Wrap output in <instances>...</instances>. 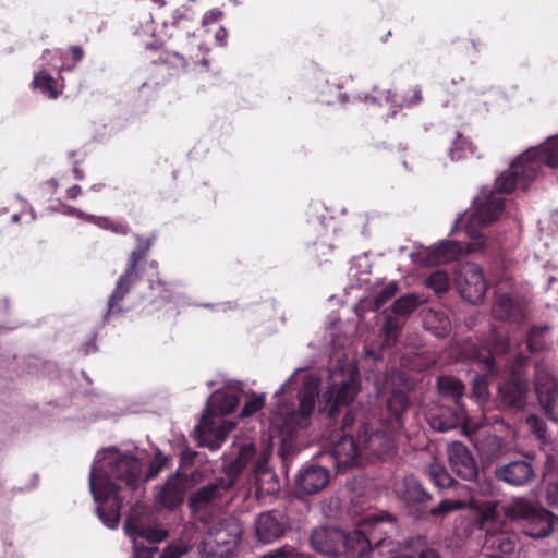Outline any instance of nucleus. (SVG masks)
<instances>
[{
    "label": "nucleus",
    "instance_id": "obj_6",
    "mask_svg": "<svg viewBox=\"0 0 558 558\" xmlns=\"http://www.w3.org/2000/svg\"><path fill=\"white\" fill-rule=\"evenodd\" d=\"M386 525H393V518L388 513L367 515L360 521L357 527L351 532L355 558H373L387 538Z\"/></svg>",
    "mask_w": 558,
    "mask_h": 558
},
{
    "label": "nucleus",
    "instance_id": "obj_53",
    "mask_svg": "<svg viewBox=\"0 0 558 558\" xmlns=\"http://www.w3.org/2000/svg\"><path fill=\"white\" fill-rule=\"evenodd\" d=\"M225 439H226L225 432L219 430L215 434L214 439H211V440L204 439L203 445L208 447L210 450H217L220 448V446L225 441Z\"/></svg>",
    "mask_w": 558,
    "mask_h": 558
},
{
    "label": "nucleus",
    "instance_id": "obj_61",
    "mask_svg": "<svg viewBox=\"0 0 558 558\" xmlns=\"http://www.w3.org/2000/svg\"><path fill=\"white\" fill-rule=\"evenodd\" d=\"M557 282V280L554 277H550L548 280V289H554V284Z\"/></svg>",
    "mask_w": 558,
    "mask_h": 558
},
{
    "label": "nucleus",
    "instance_id": "obj_33",
    "mask_svg": "<svg viewBox=\"0 0 558 558\" xmlns=\"http://www.w3.org/2000/svg\"><path fill=\"white\" fill-rule=\"evenodd\" d=\"M427 473L430 481L441 489L452 488L458 484L446 468L440 464H432Z\"/></svg>",
    "mask_w": 558,
    "mask_h": 558
},
{
    "label": "nucleus",
    "instance_id": "obj_14",
    "mask_svg": "<svg viewBox=\"0 0 558 558\" xmlns=\"http://www.w3.org/2000/svg\"><path fill=\"white\" fill-rule=\"evenodd\" d=\"M255 535L258 542L269 544L280 539L289 529L288 517L279 510L262 512L255 519Z\"/></svg>",
    "mask_w": 558,
    "mask_h": 558
},
{
    "label": "nucleus",
    "instance_id": "obj_36",
    "mask_svg": "<svg viewBox=\"0 0 558 558\" xmlns=\"http://www.w3.org/2000/svg\"><path fill=\"white\" fill-rule=\"evenodd\" d=\"M468 359L478 362L483 365L482 371L487 374H495L497 372L495 361L490 351L481 350L475 344H472L471 352L466 355Z\"/></svg>",
    "mask_w": 558,
    "mask_h": 558
},
{
    "label": "nucleus",
    "instance_id": "obj_47",
    "mask_svg": "<svg viewBox=\"0 0 558 558\" xmlns=\"http://www.w3.org/2000/svg\"><path fill=\"white\" fill-rule=\"evenodd\" d=\"M295 453V449L293 444L288 439H282L281 446L278 450V454L281 458L282 464L284 466L288 465V462L292 459L293 454Z\"/></svg>",
    "mask_w": 558,
    "mask_h": 558
},
{
    "label": "nucleus",
    "instance_id": "obj_52",
    "mask_svg": "<svg viewBox=\"0 0 558 558\" xmlns=\"http://www.w3.org/2000/svg\"><path fill=\"white\" fill-rule=\"evenodd\" d=\"M192 16V11L191 9L189 8H181V9H178L174 13V21H173V25L177 26V27H182V22L184 20H189L190 17Z\"/></svg>",
    "mask_w": 558,
    "mask_h": 558
},
{
    "label": "nucleus",
    "instance_id": "obj_48",
    "mask_svg": "<svg viewBox=\"0 0 558 558\" xmlns=\"http://www.w3.org/2000/svg\"><path fill=\"white\" fill-rule=\"evenodd\" d=\"M138 537L132 538L133 547H134V557L135 558H153L157 548L155 547H146L138 543Z\"/></svg>",
    "mask_w": 558,
    "mask_h": 558
},
{
    "label": "nucleus",
    "instance_id": "obj_30",
    "mask_svg": "<svg viewBox=\"0 0 558 558\" xmlns=\"http://www.w3.org/2000/svg\"><path fill=\"white\" fill-rule=\"evenodd\" d=\"M317 397L318 392L315 387H304L298 395L299 404L296 414L303 418H308L315 409Z\"/></svg>",
    "mask_w": 558,
    "mask_h": 558
},
{
    "label": "nucleus",
    "instance_id": "obj_62",
    "mask_svg": "<svg viewBox=\"0 0 558 558\" xmlns=\"http://www.w3.org/2000/svg\"><path fill=\"white\" fill-rule=\"evenodd\" d=\"M278 488V483L275 481L271 488H268L266 492L267 493H272L275 492L276 489Z\"/></svg>",
    "mask_w": 558,
    "mask_h": 558
},
{
    "label": "nucleus",
    "instance_id": "obj_40",
    "mask_svg": "<svg viewBox=\"0 0 558 558\" xmlns=\"http://www.w3.org/2000/svg\"><path fill=\"white\" fill-rule=\"evenodd\" d=\"M461 253L460 245L454 241H445L437 247V254L444 260L457 258Z\"/></svg>",
    "mask_w": 558,
    "mask_h": 558
},
{
    "label": "nucleus",
    "instance_id": "obj_25",
    "mask_svg": "<svg viewBox=\"0 0 558 558\" xmlns=\"http://www.w3.org/2000/svg\"><path fill=\"white\" fill-rule=\"evenodd\" d=\"M537 398L546 416L558 422V386H548L547 389L537 386Z\"/></svg>",
    "mask_w": 558,
    "mask_h": 558
},
{
    "label": "nucleus",
    "instance_id": "obj_1",
    "mask_svg": "<svg viewBox=\"0 0 558 558\" xmlns=\"http://www.w3.org/2000/svg\"><path fill=\"white\" fill-rule=\"evenodd\" d=\"M357 388L354 381L343 380L333 383L323 393L319 413L325 414L328 427L333 432H341L342 436L336 441L327 454L332 461L337 472H344L352 466L361 464L363 452L361 450V434L355 437L350 429L355 422V411L351 408Z\"/></svg>",
    "mask_w": 558,
    "mask_h": 558
},
{
    "label": "nucleus",
    "instance_id": "obj_5",
    "mask_svg": "<svg viewBox=\"0 0 558 558\" xmlns=\"http://www.w3.org/2000/svg\"><path fill=\"white\" fill-rule=\"evenodd\" d=\"M135 239L136 245L129 256L126 268L119 277L116 288L109 296L107 311L105 313L106 320L113 315L123 313L124 310L121 302L130 292L131 288L142 280L143 265H147L150 269L156 271V275H158V263L156 260H150L148 263L144 262L155 242V235L143 238L136 234Z\"/></svg>",
    "mask_w": 558,
    "mask_h": 558
},
{
    "label": "nucleus",
    "instance_id": "obj_11",
    "mask_svg": "<svg viewBox=\"0 0 558 558\" xmlns=\"http://www.w3.org/2000/svg\"><path fill=\"white\" fill-rule=\"evenodd\" d=\"M456 284L461 296L471 304L481 303L487 291L483 269L474 263L461 266L456 277Z\"/></svg>",
    "mask_w": 558,
    "mask_h": 558
},
{
    "label": "nucleus",
    "instance_id": "obj_39",
    "mask_svg": "<svg viewBox=\"0 0 558 558\" xmlns=\"http://www.w3.org/2000/svg\"><path fill=\"white\" fill-rule=\"evenodd\" d=\"M398 291L397 282H389L379 292L374 295L375 310L383 307L390 299H392Z\"/></svg>",
    "mask_w": 558,
    "mask_h": 558
},
{
    "label": "nucleus",
    "instance_id": "obj_64",
    "mask_svg": "<svg viewBox=\"0 0 558 558\" xmlns=\"http://www.w3.org/2000/svg\"><path fill=\"white\" fill-rule=\"evenodd\" d=\"M153 2L158 3L161 7L165 5V1L163 0H153Z\"/></svg>",
    "mask_w": 558,
    "mask_h": 558
},
{
    "label": "nucleus",
    "instance_id": "obj_4",
    "mask_svg": "<svg viewBox=\"0 0 558 558\" xmlns=\"http://www.w3.org/2000/svg\"><path fill=\"white\" fill-rule=\"evenodd\" d=\"M408 396L401 391H395L387 400L383 415L385 430H369L367 424H361V450L363 454L384 459L390 456L395 449V435L404 428V414L410 408Z\"/></svg>",
    "mask_w": 558,
    "mask_h": 558
},
{
    "label": "nucleus",
    "instance_id": "obj_21",
    "mask_svg": "<svg viewBox=\"0 0 558 558\" xmlns=\"http://www.w3.org/2000/svg\"><path fill=\"white\" fill-rule=\"evenodd\" d=\"M227 487L225 485V481L222 478H217L214 482H210L198 489H196L189 497V507L193 511H199L207 508L215 499L221 496V492Z\"/></svg>",
    "mask_w": 558,
    "mask_h": 558
},
{
    "label": "nucleus",
    "instance_id": "obj_12",
    "mask_svg": "<svg viewBox=\"0 0 558 558\" xmlns=\"http://www.w3.org/2000/svg\"><path fill=\"white\" fill-rule=\"evenodd\" d=\"M396 493L409 509L417 512L418 517H424L427 513V507L433 496L413 474L404 475L396 484Z\"/></svg>",
    "mask_w": 558,
    "mask_h": 558
},
{
    "label": "nucleus",
    "instance_id": "obj_10",
    "mask_svg": "<svg viewBox=\"0 0 558 558\" xmlns=\"http://www.w3.org/2000/svg\"><path fill=\"white\" fill-rule=\"evenodd\" d=\"M124 531L129 537H140L151 545L162 542L168 536L166 530L151 524L149 512L138 502L131 508L124 523Z\"/></svg>",
    "mask_w": 558,
    "mask_h": 558
},
{
    "label": "nucleus",
    "instance_id": "obj_38",
    "mask_svg": "<svg viewBox=\"0 0 558 558\" xmlns=\"http://www.w3.org/2000/svg\"><path fill=\"white\" fill-rule=\"evenodd\" d=\"M462 508L463 501L461 500L444 499L437 506L427 510L426 514H429L435 519L445 518L449 513Z\"/></svg>",
    "mask_w": 558,
    "mask_h": 558
},
{
    "label": "nucleus",
    "instance_id": "obj_34",
    "mask_svg": "<svg viewBox=\"0 0 558 558\" xmlns=\"http://www.w3.org/2000/svg\"><path fill=\"white\" fill-rule=\"evenodd\" d=\"M421 304L420 296L415 293H408L397 299L392 304V312L399 316H408Z\"/></svg>",
    "mask_w": 558,
    "mask_h": 558
},
{
    "label": "nucleus",
    "instance_id": "obj_54",
    "mask_svg": "<svg viewBox=\"0 0 558 558\" xmlns=\"http://www.w3.org/2000/svg\"><path fill=\"white\" fill-rule=\"evenodd\" d=\"M182 555V550L178 546H168L166 547L160 558H180Z\"/></svg>",
    "mask_w": 558,
    "mask_h": 558
},
{
    "label": "nucleus",
    "instance_id": "obj_9",
    "mask_svg": "<svg viewBox=\"0 0 558 558\" xmlns=\"http://www.w3.org/2000/svg\"><path fill=\"white\" fill-rule=\"evenodd\" d=\"M514 512L521 520L524 534L532 538H544L553 532L554 514L544 509L536 508L529 502H519Z\"/></svg>",
    "mask_w": 558,
    "mask_h": 558
},
{
    "label": "nucleus",
    "instance_id": "obj_32",
    "mask_svg": "<svg viewBox=\"0 0 558 558\" xmlns=\"http://www.w3.org/2000/svg\"><path fill=\"white\" fill-rule=\"evenodd\" d=\"M209 537V544H215L218 547H225V549L220 553L222 555L223 553H230L235 547L240 534L229 533L225 529H216L215 531L210 532Z\"/></svg>",
    "mask_w": 558,
    "mask_h": 558
},
{
    "label": "nucleus",
    "instance_id": "obj_42",
    "mask_svg": "<svg viewBox=\"0 0 558 558\" xmlns=\"http://www.w3.org/2000/svg\"><path fill=\"white\" fill-rule=\"evenodd\" d=\"M269 453L267 450H264L257 461L254 463V473L256 475L257 482H258V489L263 490L260 486L262 476H270L271 478L275 477V475L269 472L266 468L267 461H268Z\"/></svg>",
    "mask_w": 558,
    "mask_h": 558
},
{
    "label": "nucleus",
    "instance_id": "obj_57",
    "mask_svg": "<svg viewBox=\"0 0 558 558\" xmlns=\"http://www.w3.org/2000/svg\"><path fill=\"white\" fill-rule=\"evenodd\" d=\"M73 175L75 180H83L85 174L82 169H80L77 166L73 168Z\"/></svg>",
    "mask_w": 558,
    "mask_h": 558
},
{
    "label": "nucleus",
    "instance_id": "obj_60",
    "mask_svg": "<svg viewBox=\"0 0 558 558\" xmlns=\"http://www.w3.org/2000/svg\"><path fill=\"white\" fill-rule=\"evenodd\" d=\"M104 186H105V184H104V183L94 184V185H92V190H93V191L98 192V191H100Z\"/></svg>",
    "mask_w": 558,
    "mask_h": 558
},
{
    "label": "nucleus",
    "instance_id": "obj_35",
    "mask_svg": "<svg viewBox=\"0 0 558 558\" xmlns=\"http://www.w3.org/2000/svg\"><path fill=\"white\" fill-rule=\"evenodd\" d=\"M33 85L51 99H56L59 95L56 87V80L46 71H40L35 74Z\"/></svg>",
    "mask_w": 558,
    "mask_h": 558
},
{
    "label": "nucleus",
    "instance_id": "obj_63",
    "mask_svg": "<svg viewBox=\"0 0 558 558\" xmlns=\"http://www.w3.org/2000/svg\"><path fill=\"white\" fill-rule=\"evenodd\" d=\"M507 348H508V342H502L501 348H500L499 351L500 352H505L507 350Z\"/></svg>",
    "mask_w": 558,
    "mask_h": 558
},
{
    "label": "nucleus",
    "instance_id": "obj_44",
    "mask_svg": "<svg viewBox=\"0 0 558 558\" xmlns=\"http://www.w3.org/2000/svg\"><path fill=\"white\" fill-rule=\"evenodd\" d=\"M525 423L538 439H544L546 437V424L541 417L535 414H531L526 417Z\"/></svg>",
    "mask_w": 558,
    "mask_h": 558
},
{
    "label": "nucleus",
    "instance_id": "obj_2",
    "mask_svg": "<svg viewBox=\"0 0 558 558\" xmlns=\"http://www.w3.org/2000/svg\"><path fill=\"white\" fill-rule=\"evenodd\" d=\"M107 468L110 478H96L93 469L89 474V486L98 504L99 519L109 529H116L120 521L124 498L120 496V486L111 478L120 481L128 489L135 492L141 484L142 462L133 454L118 452L110 458Z\"/></svg>",
    "mask_w": 558,
    "mask_h": 558
},
{
    "label": "nucleus",
    "instance_id": "obj_51",
    "mask_svg": "<svg viewBox=\"0 0 558 558\" xmlns=\"http://www.w3.org/2000/svg\"><path fill=\"white\" fill-rule=\"evenodd\" d=\"M69 51H70V53H71V59H72V61H73V64H72L71 66H63V68H62V70H69V71H71V70H73V69H74V66H75L78 62H81V61L83 60V58H84V50H83V48H82V47H80V46H71V47L69 48Z\"/></svg>",
    "mask_w": 558,
    "mask_h": 558
},
{
    "label": "nucleus",
    "instance_id": "obj_16",
    "mask_svg": "<svg viewBox=\"0 0 558 558\" xmlns=\"http://www.w3.org/2000/svg\"><path fill=\"white\" fill-rule=\"evenodd\" d=\"M466 420V412L462 404L438 405L427 413L429 426L437 432H448L462 426Z\"/></svg>",
    "mask_w": 558,
    "mask_h": 558
},
{
    "label": "nucleus",
    "instance_id": "obj_43",
    "mask_svg": "<svg viewBox=\"0 0 558 558\" xmlns=\"http://www.w3.org/2000/svg\"><path fill=\"white\" fill-rule=\"evenodd\" d=\"M264 403H265L264 396L253 395L251 399L245 401V403L241 410L240 416L248 417V416L255 414L257 411H259L264 407Z\"/></svg>",
    "mask_w": 558,
    "mask_h": 558
},
{
    "label": "nucleus",
    "instance_id": "obj_31",
    "mask_svg": "<svg viewBox=\"0 0 558 558\" xmlns=\"http://www.w3.org/2000/svg\"><path fill=\"white\" fill-rule=\"evenodd\" d=\"M172 464L171 456L165 454L161 450L157 449L154 457L149 461L148 470L145 474L144 482H149L156 478L163 470L169 469Z\"/></svg>",
    "mask_w": 558,
    "mask_h": 558
},
{
    "label": "nucleus",
    "instance_id": "obj_49",
    "mask_svg": "<svg viewBox=\"0 0 558 558\" xmlns=\"http://www.w3.org/2000/svg\"><path fill=\"white\" fill-rule=\"evenodd\" d=\"M225 16V13L218 9V8H214V9H210L209 11H207L203 19H202V25L204 27L206 26H209L211 24H215V23H218L219 21H221Z\"/></svg>",
    "mask_w": 558,
    "mask_h": 558
},
{
    "label": "nucleus",
    "instance_id": "obj_15",
    "mask_svg": "<svg viewBox=\"0 0 558 558\" xmlns=\"http://www.w3.org/2000/svg\"><path fill=\"white\" fill-rule=\"evenodd\" d=\"M448 460L451 471L464 481H475L478 475L477 463L462 442L454 441L448 447Z\"/></svg>",
    "mask_w": 558,
    "mask_h": 558
},
{
    "label": "nucleus",
    "instance_id": "obj_37",
    "mask_svg": "<svg viewBox=\"0 0 558 558\" xmlns=\"http://www.w3.org/2000/svg\"><path fill=\"white\" fill-rule=\"evenodd\" d=\"M425 286L435 293H444L449 288V276L444 270H435L425 279Z\"/></svg>",
    "mask_w": 558,
    "mask_h": 558
},
{
    "label": "nucleus",
    "instance_id": "obj_58",
    "mask_svg": "<svg viewBox=\"0 0 558 558\" xmlns=\"http://www.w3.org/2000/svg\"><path fill=\"white\" fill-rule=\"evenodd\" d=\"M194 457H195L194 452H183L181 456V463L185 464L187 459L190 460V462H192Z\"/></svg>",
    "mask_w": 558,
    "mask_h": 558
},
{
    "label": "nucleus",
    "instance_id": "obj_20",
    "mask_svg": "<svg viewBox=\"0 0 558 558\" xmlns=\"http://www.w3.org/2000/svg\"><path fill=\"white\" fill-rule=\"evenodd\" d=\"M475 211L472 214V221L482 226L490 225L504 211L505 203L500 197H496L492 192L484 202L474 201Z\"/></svg>",
    "mask_w": 558,
    "mask_h": 558
},
{
    "label": "nucleus",
    "instance_id": "obj_45",
    "mask_svg": "<svg viewBox=\"0 0 558 558\" xmlns=\"http://www.w3.org/2000/svg\"><path fill=\"white\" fill-rule=\"evenodd\" d=\"M551 379L550 373L546 365L542 363H536L535 365V392L537 393V386L542 387L543 389H547V385L549 384Z\"/></svg>",
    "mask_w": 558,
    "mask_h": 558
},
{
    "label": "nucleus",
    "instance_id": "obj_50",
    "mask_svg": "<svg viewBox=\"0 0 558 558\" xmlns=\"http://www.w3.org/2000/svg\"><path fill=\"white\" fill-rule=\"evenodd\" d=\"M546 499L550 506L558 508V480L547 485Z\"/></svg>",
    "mask_w": 558,
    "mask_h": 558
},
{
    "label": "nucleus",
    "instance_id": "obj_59",
    "mask_svg": "<svg viewBox=\"0 0 558 558\" xmlns=\"http://www.w3.org/2000/svg\"><path fill=\"white\" fill-rule=\"evenodd\" d=\"M461 45H462V46H464V48H465V49H468V48H474L473 43H471V41H469V40H466V39H465V40H462V41H461Z\"/></svg>",
    "mask_w": 558,
    "mask_h": 558
},
{
    "label": "nucleus",
    "instance_id": "obj_26",
    "mask_svg": "<svg viewBox=\"0 0 558 558\" xmlns=\"http://www.w3.org/2000/svg\"><path fill=\"white\" fill-rule=\"evenodd\" d=\"M549 326H533L526 335V345L531 353H541L549 349Z\"/></svg>",
    "mask_w": 558,
    "mask_h": 558
},
{
    "label": "nucleus",
    "instance_id": "obj_56",
    "mask_svg": "<svg viewBox=\"0 0 558 558\" xmlns=\"http://www.w3.org/2000/svg\"><path fill=\"white\" fill-rule=\"evenodd\" d=\"M82 189L75 184L66 190V196L71 199H75L81 195Z\"/></svg>",
    "mask_w": 558,
    "mask_h": 558
},
{
    "label": "nucleus",
    "instance_id": "obj_27",
    "mask_svg": "<svg viewBox=\"0 0 558 558\" xmlns=\"http://www.w3.org/2000/svg\"><path fill=\"white\" fill-rule=\"evenodd\" d=\"M439 393L445 398H450L453 404H461L460 400L464 395V385L453 376H440L437 380Z\"/></svg>",
    "mask_w": 558,
    "mask_h": 558
},
{
    "label": "nucleus",
    "instance_id": "obj_41",
    "mask_svg": "<svg viewBox=\"0 0 558 558\" xmlns=\"http://www.w3.org/2000/svg\"><path fill=\"white\" fill-rule=\"evenodd\" d=\"M98 226H100L104 229L110 230L116 234L120 235H126L129 233V226L124 221H117L109 219L107 217H100L98 218Z\"/></svg>",
    "mask_w": 558,
    "mask_h": 558
},
{
    "label": "nucleus",
    "instance_id": "obj_7",
    "mask_svg": "<svg viewBox=\"0 0 558 558\" xmlns=\"http://www.w3.org/2000/svg\"><path fill=\"white\" fill-rule=\"evenodd\" d=\"M527 356L518 354L510 365V374L498 386V395L502 405L512 411L522 410L526 404L530 390L529 379L524 376Z\"/></svg>",
    "mask_w": 558,
    "mask_h": 558
},
{
    "label": "nucleus",
    "instance_id": "obj_8",
    "mask_svg": "<svg viewBox=\"0 0 558 558\" xmlns=\"http://www.w3.org/2000/svg\"><path fill=\"white\" fill-rule=\"evenodd\" d=\"M353 543L351 532L347 533L336 526H318L312 531L310 536L313 550L327 557L347 555L355 558Z\"/></svg>",
    "mask_w": 558,
    "mask_h": 558
},
{
    "label": "nucleus",
    "instance_id": "obj_13",
    "mask_svg": "<svg viewBox=\"0 0 558 558\" xmlns=\"http://www.w3.org/2000/svg\"><path fill=\"white\" fill-rule=\"evenodd\" d=\"M534 459L526 456L524 459H515L505 463H498L495 466L494 475L497 481L511 486H524L530 484L535 477V468L532 463Z\"/></svg>",
    "mask_w": 558,
    "mask_h": 558
},
{
    "label": "nucleus",
    "instance_id": "obj_3",
    "mask_svg": "<svg viewBox=\"0 0 558 558\" xmlns=\"http://www.w3.org/2000/svg\"><path fill=\"white\" fill-rule=\"evenodd\" d=\"M558 167V134L548 137L543 144L520 155L495 182L494 192L509 194L517 187L526 190L544 167Z\"/></svg>",
    "mask_w": 558,
    "mask_h": 558
},
{
    "label": "nucleus",
    "instance_id": "obj_18",
    "mask_svg": "<svg viewBox=\"0 0 558 558\" xmlns=\"http://www.w3.org/2000/svg\"><path fill=\"white\" fill-rule=\"evenodd\" d=\"M256 457V447L253 442L243 441L233 444L229 453L222 459L223 472L232 480L238 477L240 473Z\"/></svg>",
    "mask_w": 558,
    "mask_h": 558
},
{
    "label": "nucleus",
    "instance_id": "obj_46",
    "mask_svg": "<svg viewBox=\"0 0 558 558\" xmlns=\"http://www.w3.org/2000/svg\"><path fill=\"white\" fill-rule=\"evenodd\" d=\"M383 330L386 336V342L395 343L399 335V325L391 318L388 317L383 326Z\"/></svg>",
    "mask_w": 558,
    "mask_h": 558
},
{
    "label": "nucleus",
    "instance_id": "obj_28",
    "mask_svg": "<svg viewBox=\"0 0 558 558\" xmlns=\"http://www.w3.org/2000/svg\"><path fill=\"white\" fill-rule=\"evenodd\" d=\"M485 547L492 549V556L510 555L514 551V539L505 532L490 534L485 539Z\"/></svg>",
    "mask_w": 558,
    "mask_h": 558
},
{
    "label": "nucleus",
    "instance_id": "obj_55",
    "mask_svg": "<svg viewBox=\"0 0 558 558\" xmlns=\"http://www.w3.org/2000/svg\"><path fill=\"white\" fill-rule=\"evenodd\" d=\"M228 38V31L225 27H219L218 31L215 33V40L216 43L223 47L227 44Z\"/></svg>",
    "mask_w": 558,
    "mask_h": 558
},
{
    "label": "nucleus",
    "instance_id": "obj_29",
    "mask_svg": "<svg viewBox=\"0 0 558 558\" xmlns=\"http://www.w3.org/2000/svg\"><path fill=\"white\" fill-rule=\"evenodd\" d=\"M240 403V397L236 392L233 391H225V392H215L211 399V405L214 408V412L220 414H230L232 413Z\"/></svg>",
    "mask_w": 558,
    "mask_h": 558
},
{
    "label": "nucleus",
    "instance_id": "obj_19",
    "mask_svg": "<svg viewBox=\"0 0 558 558\" xmlns=\"http://www.w3.org/2000/svg\"><path fill=\"white\" fill-rule=\"evenodd\" d=\"M330 481V473L325 466L310 464L296 476L295 488L299 494L314 495L323 490Z\"/></svg>",
    "mask_w": 558,
    "mask_h": 558
},
{
    "label": "nucleus",
    "instance_id": "obj_17",
    "mask_svg": "<svg viewBox=\"0 0 558 558\" xmlns=\"http://www.w3.org/2000/svg\"><path fill=\"white\" fill-rule=\"evenodd\" d=\"M187 476L180 469L168 476L163 485L156 487V501L168 509L178 508L184 499Z\"/></svg>",
    "mask_w": 558,
    "mask_h": 558
},
{
    "label": "nucleus",
    "instance_id": "obj_24",
    "mask_svg": "<svg viewBox=\"0 0 558 558\" xmlns=\"http://www.w3.org/2000/svg\"><path fill=\"white\" fill-rule=\"evenodd\" d=\"M476 153V146L470 140V137L465 136L462 132L456 131L454 138L452 140V144L448 150V156L452 161H459L468 158L469 156H473Z\"/></svg>",
    "mask_w": 558,
    "mask_h": 558
},
{
    "label": "nucleus",
    "instance_id": "obj_23",
    "mask_svg": "<svg viewBox=\"0 0 558 558\" xmlns=\"http://www.w3.org/2000/svg\"><path fill=\"white\" fill-rule=\"evenodd\" d=\"M492 313L496 319L509 323H520L524 316L522 307L509 294H501L496 299Z\"/></svg>",
    "mask_w": 558,
    "mask_h": 558
},
{
    "label": "nucleus",
    "instance_id": "obj_22",
    "mask_svg": "<svg viewBox=\"0 0 558 558\" xmlns=\"http://www.w3.org/2000/svg\"><path fill=\"white\" fill-rule=\"evenodd\" d=\"M366 101L381 105L383 100L396 107H412L422 100V92L418 86L409 88L403 95H398L391 90L381 92L377 96H366Z\"/></svg>",
    "mask_w": 558,
    "mask_h": 558
}]
</instances>
